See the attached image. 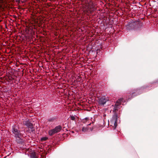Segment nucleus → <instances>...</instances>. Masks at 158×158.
<instances>
[{"label":"nucleus","instance_id":"f8f14e48","mask_svg":"<svg viewBox=\"0 0 158 158\" xmlns=\"http://www.w3.org/2000/svg\"><path fill=\"white\" fill-rule=\"evenodd\" d=\"M31 158H37L36 156L34 154L31 155Z\"/></svg>","mask_w":158,"mask_h":158},{"label":"nucleus","instance_id":"f03ea898","mask_svg":"<svg viewBox=\"0 0 158 158\" xmlns=\"http://www.w3.org/2000/svg\"><path fill=\"white\" fill-rule=\"evenodd\" d=\"M96 10V9L93 3H90L89 4L88 6L85 8L84 10L88 15L89 13H92Z\"/></svg>","mask_w":158,"mask_h":158},{"label":"nucleus","instance_id":"423d86ee","mask_svg":"<svg viewBox=\"0 0 158 158\" xmlns=\"http://www.w3.org/2000/svg\"><path fill=\"white\" fill-rule=\"evenodd\" d=\"M107 100L106 99L104 98H101L100 99L99 101V104L104 105L107 102Z\"/></svg>","mask_w":158,"mask_h":158},{"label":"nucleus","instance_id":"1a4fd4ad","mask_svg":"<svg viewBox=\"0 0 158 158\" xmlns=\"http://www.w3.org/2000/svg\"><path fill=\"white\" fill-rule=\"evenodd\" d=\"M82 131L84 132H85L88 131V129L87 128L85 127H83L82 129Z\"/></svg>","mask_w":158,"mask_h":158},{"label":"nucleus","instance_id":"ddd939ff","mask_svg":"<svg viewBox=\"0 0 158 158\" xmlns=\"http://www.w3.org/2000/svg\"><path fill=\"white\" fill-rule=\"evenodd\" d=\"M83 123H85V120H83Z\"/></svg>","mask_w":158,"mask_h":158},{"label":"nucleus","instance_id":"9b49d317","mask_svg":"<svg viewBox=\"0 0 158 158\" xmlns=\"http://www.w3.org/2000/svg\"><path fill=\"white\" fill-rule=\"evenodd\" d=\"M70 118L71 120H74L75 119V117L74 116H71L70 117Z\"/></svg>","mask_w":158,"mask_h":158},{"label":"nucleus","instance_id":"6e6552de","mask_svg":"<svg viewBox=\"0 0 158 158\" xmlns=\"http://www.w3.org/2000/svg\"><path fill=\"white\" fill-rule=\"evenodd\" d=\"M27 127L31 129V131H32V129L33 128V127L32 124L30 123H29V125H28Z\"/></svg>","mask_w":158,"mask_h":158},{"label":"nucleus","instance_id":"f257e3e1","mask_svg":"<svg viewBox=\"0 0 158 158\" xmlns=\"http://www.w3.org/2000/svg\"><path fill=\"white\" fill-rule=\"evenodd\" d=\"M118 117L117 114H114L112 117V119L109 122V124L112 126L114 129H115L117 126V123Z\"/></svg>","mask_w":158,"mask_h":158},{"label":"nucleus","instance_id":"4468645a","mask_svg":"<svg viewBox=\"0 0 158 158\" xmlns=\"http://www.w3.org/2000/svg\"><path fill=\"white\" fill-rule=\"evenodd\" d=\"M87 119H88V118H85V120H87Z\"/></svg>","mask_w":158,"mask_h":158},{"label":"nucleus","instance_id":"2eb2a0df","mask_svg":"<svg viewBox=\"0 0 158 158\" xmlns=\"http://www.w3.org/2000/svg\"><path fill=\"white\" fill-rule=\"evenodd\" d=\"M90 124H89L88 125H90Z\"/></svg>","mask_w":158,"mask_h":158},{"label":"nucleus","instance_id":"39448f33","mask_svg":"<svg viewBox=\"0 0 158 158\" xmlns=\"http://www.w3.org/2000/svg\"><path fill=\"white\" fill-rule=\"evenodd\" d=\"M122 100V99L121 98L120 99H118L117 101L114 106V111H115L116 110H117V108H118V106L121 104V102Z\"/></svg>","mask_w":158,"mask_h":158},{"label":"nucleus","instance_id":"0eeeda50","mask_svg":"<svg viewBox=\"0 0 158 158\" xmlns=\"http://www.w3.org/2000/svg\"><path fill=\"white\" fill-rule=\"evenodd\" d=\"M31 123L30 122L27 120H26L25 121H24L23 122V124L27 126V127L28 126V125L30 123Z\"/></svg>","mask_w":158,"mask_h":158},{"label":"nucleus","instance_id":"9d476101","mask_svg":"<svg viewBox=\"0 0 158 158\" xmlns=\"http://www.w3.org/2000/svg\"><path fill=\"white\" fill-rule=\"evenodd\" d=\"M48 139V138L47 137H44L42 138L41 139V141H45L46 140Z\"/></svg>","mask_w":158,"mask_h":158},{"label":"nucleus","instance_id":"20e7f679","mask_svg":"<svg viewBox=\"0 0 158 158\" xmlns=\"http://www.w3.org/2000/svg\"><path fill=\"white\" fill-rule=\"evenodd\" d=\"M12 132L15 135V137L16 138L17 140L20 139L21 137V134L18 129L15 127H13L12 129Z\"/></svg>","mask_w":158,"mask_h":158},{"label":"nucleus","instance_id":"7ed1b4c3","mask_svg":"<svg viewBox=\"0 0 158 158\" xmlns=\"http://www.w3.org/2000/svg\"><path fill=\"white\" fill-rule=\"evenodd\" d=\"M61 127L60 126L56 127L55 128L50 130L48 131L49 134L52 135L53 134L59 132L61 130Z\"/></svg>","mask_w":158,"mask_h":158}]
</instances>
